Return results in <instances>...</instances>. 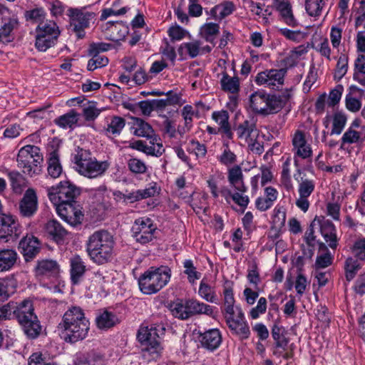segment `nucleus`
I'll return each mask as SVG.
<instances>
[{
	"mask_svg": "<svg viewBox=\"0 0 365 365\" xmlns=\"http://www.w3.org/2000/svg\"><path fill=\"white\" fill-rule=\"evenodd\" d=\"M10 319H15L24 334L34 340L43 334V327L35 313L33 301L26 298L20 302L10 301L7 304Z\"/></svg>",
	"mask_w": 365,
	"mask_h": 365,
	"instance_id": "obj_1",
	"label": "nucleus"
},
{
	"mask_svg": "<svg viewBox=\"0 0 365 365\" xmlns=\"http://www.w3.org/2000/svg\"><path fill=\"white\" fill-rule=\"evenodd\" d=\"M58 328L61 331L65 341L73 344L87 336L90 322L80 307L73 306L63 314Z\"/></svg>",
	"mask_w": 365,
	"mask_h": 365,
	"instance_id": "obj_2",
	"label": "nucleus"
},
{
	"mask_svg": "<svg viewBox=\"0 0 365 365\" xmlns=\"http://www.w3.org/2000/svg\"><path fill=\"white\" fill-rule=\"evenodd\" d=\"M115 240L113 235L106 230L95 231L86 243V250L90 259L98 265L110 262L114 255Z\"/></svg>",
	"mask_w": 365,
	"mask_h": 365,
	"instance_id": "obj_3",
	"label": "nucleus"
},
{
	"mask_svg": "<svg viewBox=\"0 0 365 365\" xmlns=\"http://www.w3.org/2000/svg\"><path fill=\"white\" fill-rule=\"evenodd\" d=\"M165 319L164 316L153 314L150 318V327H142L139 329L137 338L139 342L145 346L142 349L144 356H146V354L152 359L158 356L159 339L165 331Z\"/></svg>",
	"mask_w": 365,
	"mask_h": 365,
	"instance_id": "obj_4",
	"label": "nucleus"
},
{
	"mask_svg": "<svg viewBox=\"0 0 365 365\" xmlns=\"http://www.w3.org/2000/svg\"><path fill=\"white\" fill-rule=\"evenodd\" d=\"M74 169L82 176L93 179L103 176L109 168L108 160L98 161L88 150L78 148L71 159Z\"/></svg>",
	"mask_w": 365,
	"mask_h": 365,
	"instance_id": "obj_5",
	"label": "nucleus"
},
{
	"mask_svg": "<svg viewBox=\"0 0 365 365\" xmlns=\"http://www.w3.org/2000/svg\"><path fill=\"white\" fill-rule=\"evenodd\" d=\"M292 97V93L286 91L281 95H268L264 91H258L250 96V106L259 114L269 115L279 112Z\"/></svg>",
	"mask_w": 365,
	"mask_h": 365,
	"instance_id": "obj_6",
	"label": "nucleus"
},
{
	"mask_svg": "<svg viewBox=\"0 0 365 365\" xmlns=\"http://www.w3.org/2000/svg\"><path fill=\"white\" fill-rule=\"evenodd\" d=\"M170 277L171 270L169 267H150L139 277V288L145 294L157 293L168 283Z\"/></svg>",
	"mask_w": 365,
	"mask_h": 365,
	"instance_id": "obj_7",
	"label": "nucleus"
},
{
	"mask_svg": "<svg viewBox=\"0 0 365 365\" xmlns=\"http://www.w3.org/2000/svg\"><path fill=\"white\" fill-rule=\"evenodd\" d=\"M43 154L38 147L27 145L22 147L17 155V165L22 172L33 177L40 174L42 170Z\"/></svg>",
	"mask_w": 365,
	"mask_h": 365,
	"instance_id": "obj_8",
	"label": "nucleus"
},
{
	"mask_svg": "<svg viewBox=\"0 0 365 365\" xmlns=\"http://www.w3.org/2000/svg\"><path fill=\"white\" fill-rule=\"evenodd\" d=\"M66 14L69 18L71 31L79 39L85 37V29L94 24L97 16V13L91 9V6L71 7L67 10Z\"/></svg>",
	"mask_w": 365,
	"mask_h": 365,
	"instance_id": "obj_9",
	"label": "nucleus"
},
{
	"mask_svg": "<svg viewBox=\"0 0 365 365\" xmlns=\"http://www.w3.org/2000/svg\"><path fill=\"white\" fill-rule=\"evenodd\" d=\"M35 46L39 51H46L53 46L61 34L57 24L52 20L40 22L36 29Z\"/></svg>",
	"mask_w": 365,
	"mask_h": 365,
	"instance_id": "obj_10",
	"label": "nucleus"
},
{
	"mask_svg": "<svg viewBox=\"0 0 365 365\" xmlns=\"http://www.w3.org/2000/svg\"><path fill=\"white\" fill-rule=\"evenodd\" d=\"M47 195L53 205L76 202L81 189L70 181H61L56 186L46 187Z\"/></svg>",
	"mask_w": 365,
	"mask_h": 365,
	"instance_id": "obj_11",
	"label": "nucleus"
},
{
	"mask_svg": "<svg viewBox=\"0 0 365 365\" xmlns=\"http://www.w3.org/2000/svg\"><path fill=\"white\" fill-rule=\"evenodd\" d=\"M225 318L230 329L240 339H247L250 335L249 325L241 307L232 314H225Z\"/></svg>",
	"mask_w": 365,
	"mask_h": 365,
	"instance_id": "obj_12",
	"label": "nucleus"
},
{
	"mask_svg": "<svg viewBox=\"0 0 365 365\" xmlns=\"http://www.w3.org/2000/svg\"><path fill=\"white\" fill-rule=\"evenodd\" d=\"M59 217L73 227L82 223L84 217L82 207L77 202L55 205Z\"/></svg>",
	"mask_w": 365,
	"mask_h": 365,
	"instance_id": "obj_13",
	"label": "nucleus"
},
{
	"mask_svg": "<svg viewBox=\"0 0 365 365\" xmlns=\"http://www.w3.org/2000/svg\"><path fill=\"white\" fill-rule=\"evenodd\" d=\"M155 230V225L148 217L137 219L132 227L133 236L140 244H146L152 241Z\"/></svg>",
	"mask_w": 365,
	"mask_h": 365,
	"instance_id": "obj_14",
	"label": "nucleus"
},
{
	"mask_svg": "<svg viewBox=\"0 0 365 365\" xmlns=\"http://www.w3.org/2000/svg\"><path fill=\"white\" fill-rule=\"evenodd\" d=\"M22 232V227L14 217L9 215L1 214L0 215V239H6L9 241L17 239Z\"/></svg>",
	"mask_w": 365,
	"mask_h": 365,
	"instance_id": "obj_15",
	"label": "nucleus"
},
{
	"mask_svg": "<svg viewBox=\"0 0 365 365\" xmlns=\"http://www.w3.org/2000/svg\"><path fill=\"white\" fill-rule=\"evenodd\" d=\"M286 71L284 69H270L259 73L255 82L258 85H264L269 88L274 89L284 83V77Z\"/></svg>",
	"mask_w": 365,
	"mask_h": 365,
	"instance_id": "obj_16",
	"label": "nucleus"
},
{
	"mask_svg": "<svg viewBox=\"0 0 365 365\" xmlns=\"http://www.w3.org/2000/svg\"><path fill=\"white\" fill-rule=\"evenodd\" d=\"M38 207L36 192L33 188H29L26 190L22 199L19 202V213L24 217L30 218L36 213Z\"/></svg>",
	"mask_w": 365,
	"mask_h": 365,
	"instance_id": "obj_17",
	"label": "nucleus"
},
{
	"mask_svg": "<svg viewBox=\"0 0 365 365\" xmlns=\"http://www.w3.org/2000/svg\"><path fill=\"white\" fill-rule=\"evenodd\" d=\"M19 250L24 257L26 262L35 258L41 250V242L34 235H26L19 242Z\"/></svg>",
	"mask_w": 365,
	"mask_h": 365,
	"instance_id": "obj_18",
	"label": "nucleus"
},
{
	"mask_svg": "<svg viewBox=\"0 0 365 365\" xmlns=\"http://www.w3.org/2000/svg\"><path fill=\"white\" fill-rule=\"evenodd\" d=\"M292 144L294 158L299 157L302 159H307L312 156V148L307 143L303 131L297 130L294 132L292 138Z\"/></svg>",
	"mask_w": 365,
	"mask_h": 365,
	"instance_id": "obj_19",
	"label": "nucleus"
},
{
	"mask_svg": "<svg viewBox=\"0 0 365 365\" xmlns=\"http://www.w3.org/2000/svg\"><path fill=\"white\" fill-rule=\"evenodd\" d=\"M315 183L314 180L302 178L301 182H299L298 192L299 197L296 200V205L304 212H306L309 207V197L314 192Z\"/></svg>",
	"mask_w": 365,
	"mask_h": 365,
	"instance_id": "obj_20",
	"label": "nucleus"
},
{
	"mask_svg": "<svg viewBox=\"0 0 365 365\" xmlns=\"http://www.w3.org/2000/svg\"><path fill=\"white\" fill-rule=\"evenodd\" d=\"M317 223L320 227V232L324 240L331 249H336L338 245V238L334 225L324 217L317 219Z\"/></svg>",
	"mask_w": 365,
	"mask_h": 365,
	"instance_id": "obj_21",
	"label": "nucleus"
},
{
	"mask_svg": "<svg viewBox=\"0 0 365 365\" xmlns=\"http://www.w3.org/2000/svg\"><path fill=\"white\" fill-rule=\"evenodd\" d=\"M236 10L235 4L231 1H223L215 5L210 11H205L206 14L216 21H222L225 17L231 15Z\"/></svg>",
	"mask_w": 365,
	"mask_h": 365,
	"instance_id": "obj_22",
	"label": "nucleus"
},
{
	"mask_svg": "<svg viewBox=\"0 0 365 365\" xmlns=\"http://www.w3.org/2000/svg\"><path fill=\"white\" fill-rule=\"evenodd\" d=\"M274 4L279 12L282 20L287 25L292 27L298 26V21L293 14L292 7L289 0H274Z\"/></svg>",
	"mask_w": 365,
	"mask_h": 365,
	"instance_id": "obj_23",
	"label": "nucleus"
},
{
	"mask_svg": "<svg viewBox=\"0 0 365 365\" xmlns=\"http://www.w3.org/2000/svg\"><path fill=\"white\" fill-rule=\"evenodd\" d=\"M45 230L53 240L57 243H62L68 232L56 220H48L45 225Z\"/></svg>",
	"mask_w": 365,
	"mask_h": 365,
	"instance_id": "obj_24",
	"label": "nucleus"
},
{
	"mask_svg": "<svg viewBox=\"0 0 365 365\" xmlns=\"http://www.w3.org/2000/svg\"><path fill=\"white\" fill-rule=\"evenodd\" d=\"M200 341L203 347L213 351L220 345L222 337L219 330L213 329L201 334Z\"/></svg>",
	"mask_w": 365,
	"mask_h": 365,
	"instance_id": "obj_25",
	"label": "nucleus"
},
{
	"mask_svg": "<svg viewBox=\"0 0 365 365\" xmlns=\"http://www.w3.org/2000/svg\"><path fill=\"white\" fill-rule=\"evenodd\" d=\"M71 279L75 284H78L83 277L86 267L79 255H74L70 259Z\"/></svg>",
	"mask_w": 365,
	"mask_h": 365,
	"instance_id": "obj_26",
	"label": "nucleus"
},
{
	"mask_svg": "<svg viewBox=\"0 0 365 365\" xmlns=\"http://www.w3.org/2000/svg\"><path fill=\"white\" fill-rule=\"evenodd\" d=\"M228 112L224 110L215 111L212 114V118L218 124V131H221L227 138L232 139L233 133L229 123Z\"/></svg>",
	"mask_w": 365,
	"mask_h": 365,
	"instance_id": "obj_27",
	"label": "nucleus"
},
{
	"mask_svg": "<svg viewBox=\"0 0 365 365\" xmlns=\"http://www.w3.org/2000/svg\"><path fill=\"white\" fill-rule=\"evenodd\" d=\"M187 308L190 312V317L199 314H205L210 317L213 315V307L195 299H187Z\"/></svg>",
	"mask_w": 365,
	"mask_h": 365,
	"instance_id": "obj_28",
	"label": "nucleus"
},
{
	"mask_svg": "<svg viewBox=\"0 0 365 365\" xmlns=\"http://www.w3.org/2000/svg\"><path fill=\"white\" fill-rule=\"evenodd\" d=\"M59 265L56 261L43 259L38 261L35 267L37 275L56 276L59 272Z\"/></svg>",
	"mask_w": 365,
	"mask_h": 365,
	"instance_id": "obj_29",
	"label": "nucleus"
},
{
	"mask_svg": "<svg viewBox=\"0 0 365 365\" xmlns=\"http://www.w3.org/2000/svg\"><path fill=\"white\" fill-rule=\"evenodd\" d=\"M224 295V315L225 314H232L237 310L238 306H234L235 300L233 294V283L230 281H226L223 286Z\"/></svg>",
	"mask_w": 365,
	"mask_h": 365,
	"instance_id": "obj_30",
	"label": "nucleus"
},
{
	"mask_svg": "<svg viewBox=\"0 0 365 365\" xmlns=\"http://www.w3.org/2000/svg\"><path fill=\"white\" fill-rule=\"evenodd\" d=\"M17 259L18 254L14 250L4 249L0 250V272L11 269L16 263Z\"/></svg>",
	"mask_w": 365,
	"mask_h": 365,
	"instance_id": "obj_31",
	"label": "nucleus"
},
{
	"mask_svg": "<svg viewBox=\"0 0 365 365\" xmlns=\"http://www.w3.org/2000/svg\"><path fill=\"white\" fill-rule=\"evenodd\" d=\"M242 172L239 166L232 168L228 171V181L230 185L237 190L242 192H246L247 187L242 180Z\"/></svg>",
	"mask_w": 365,
	"mask_h": 365,
	"instance_id": "obj_32",
	"label": "nucleus"
},
{
	"mask_svg": "<svg viewBox=\"0 0 365 365\" xmlns=\"http://www.w3.org/2000/svg\"><path fill=\"white\" fill-rule=\"evenodd\" d=\"M199 296L204 300L210 303H216L217 296L216 294L215 287L210 284L206 279H202L200 281L199 289Z\"/></svg>",
	"mask_w": 365,
	"mask_h": 365,
	"instance_id": "obj_33",
	"label": "nucleus"
},
{
	"mask_svg": "<svg viewBox=\"0 0 365 365\" xmlns=\"http://www.w3.org/2000/svg\"><path fill=\"white\" fill-rule=\"evenodd\" d=\"M125 125V120L120 116H113L107 127L104 129L105 134L109 137H116L119 135Z\"/></svg>",
	"mask_w": 365,
	"mask_h": 365,
	"instance_id": "obj_34",
	"label": "nucleus"
},
{
	"mask_svg": "<svg viewBox=\"0 0 365 365\" xmlns=\"http://www.w3.org/2000/svg\"><path fill=\"white\" fill-rule=\"evenodd\" d=\"M346 279L349 282L351 281L356 275L358 272L361 269V264L359 259L354 257H349L346 259L344 264Z\"/></svg>",
	"mask_w": 365,
	"mask_h": 365,
	"instance_id": "obj_35",
	"label": "nucleus"
},
{
	"mask_svg": "<svg viewBox=\"0 0 365 365\" xmlns=\"http://www.w3.org/2000/svg\"><path fill=\"white\" fill-rule=\"evenodd\" d=\"M96 321L99 329H109L119 322L117 316L108 311H104L98 316Z\"/></svg>",
	"mask_w": 365,
	"mask_h": 365,
	"instance_id": "obj_36",
	"label": "nucleus"
},
{
	"mask_svg": "<svg viewBox=\"0 0 365 365\" xmlns=\"http://www.w3.org/2000/svg\"><path fill=\"white\" fill-rule=\"evenodd\" d=\"M353 78L362 86H365V55H358L354 62Z\"/></svg>",
	"mask_w": 365,
	"mask_h": 365,
	"instance_id": "obj_37",
	"label": "nucleus"
},
{
	"mask_svg": "<svg viewBox=\"0 0 365 365\" xmlns=\"http://www.w3.org/2000/svg\"><path fill=\"white\" fill-rule=\"evenodd\" d=\"M220 85L223 91L231 93H236L240 90L239 78L237 76L231 77L225 72L222 73Z\"/></svg>",
	"mask_w": 365,
	"mask_h": 365,
	"instance_id": "obj_38",
	"label": "nucleus"
},
{
	"mask_svg": "<svg viewBox=\"0 0 365 365\" xmlns=\"http://www.w3.org/2000/svg\"><path fill=\"white\" fill-rule=\"evenodd\" d=\"M19 25L18 18H11L8 20L1 21L0 27V41L2 42L9 41L10 34L12 31Z\"/></svg>",
	"mask_w": 365,
	"mask_h": 365,
	"instance_id": "obj_39",
	"label": "nucleus"
},
{
	"mask_svg": "<svg viewBox=\"0 0 365 365\" xmlns=\"http://www.w3.org/2000/svg\"><path fill=\"white\" fill-rule=\"evenodd\" d=\"M47 170L48 175L52 178H57L62 173V167L56 152H52L50 153V157L48 160Z\"/></svg>",
	"mask_w": 365,
	"mask_h": 365,
	"instance_id": "obj_40",
	"label": "nucleus"
},
{
	"mask_svg": "<svg viewBox=\"0 0 365 365\" xmlns=\"http://www.w3.org/2000/svg\"><path fill=\"white\" fill-rule=\"evenodd\" d=\"M133 128L134 135L138 137L151 138L154 133V130L152 126L140 118H137L135 120Z\"/></svg>",
	"mask_w": 365,
	"mask_h": 365,
	"instance_id": "obj_41",
	"label": "nucleus"
},
{
	"mask_svg": "<svg viewBox=\"0 0 365 365\" xmlns=\"http://www.w3.org/2000/svg\"><path fill=\"white\" fill-rule=\"evenodd\" d=\"M320 250H325L324 253L320 254L317 257L315 267L317 269H324L330 266L333 262L334 257L325 245L322 242L319 244Z\"/></svg>",
	"mask_w": 365,
	"mask_h": 365,
	"instance_id": "obj_42",
	"label": "nucleus"
},
{
	"mask_svg": "<svg viewBox=\"0 0 365 365\" xmlns=\"http://www.w3.org/2000/svg\"><path fill=\"white\" fill-rule=\"evenodd\" d=\"M55 123L62 128H71L78 122V114L74 110L61 115L54 120Z\"/></svg>",
	"mask_w": 365,
	"mask_h": 365,
	"instance_id": "obj_43",
	"label": "nucleus"
},
{
	"mask_svg": "<svg viewBox=\"0 0 365 365\" xmlns=\"http://www.w3.org/2000/svg\"><path fill=\"white\" fill-rule=\"evenodd\" d=\"M220 26L217 24L207 23L200 29V35L206 41L212 43L219 33Z\"/></svg>",
	"mask_w": 365,
	"mask_h": 365,
	"instance_id": "obj_44",
	"label": "nucleus"
},
{
	"mask_svg": "<svg viewBox=\"0 0 365 365\" xmlns=\"http://www.w3.org/2000/svg\"><path fill=\"white\" fill-rule=\"evenodd\" d=\"M172 314L180 319H187L190 317V312L187 308V299L185 302L173 303L170 305Z\"/></svg>",
	"mask_w": 365,
	"mask_h": 365,
	"instance_id": "obj_45",
	"label": "nucleus"
},
{
	"mask_svg": "<svg viewBox=\"0 0 365 365\" xmlns=\"http://www.w3.org/2000/svg\"><path fill=\"white\" fill-rule=\"evenodd\" d=\"M255 129V123L251 120H245L240 123L236 128L238 138L246 140L252 138V134Z\"/></svg>",
	"mask_w": 365,
	"mask_h": 365,
	"instance_id": "obj_46",
	"label": "nucleus"
},
{
	"mask_svg": "<svg viewBox=\"0 0 365 365\" xmlns=\"http://www.w3.org/2000/svg\"><path fill=\"white\" fill-rule=\"evenodd\" d=\"M167 98L165 99H155L154 103L157 110H163L168 106H174L179 104L180 97L176 94L173 93L172 91L166 93Z\"/></svg>",
	"mask_w": 365,
	"mask_h": 365,
	"instance_id": "obj_47",
	"label": "nucleus"
},
{
	"mask_svg": "<svg viewBox=\"0 0 365 365\" xmlns=\"http://www.w3.org/2000/svg\"><path fill=\"white\" fill-rule=\"evenodd\" d=\"M183 50H185L186 53L191 58H194L201 54V42L200 41L195 40L183 43L179 48V52H182Z\"/></svg>",
	"mask_w": 365,
	"mask_h": 365,
	"instance_id": "obj_48",
	"label": "nucleus"
},
{
	"mask_svg": "<svg viewBox=\"0 0 365 365\" xmlns=\"http://www.w3.org/2000/svg\"><path fill=\"white\" fill-rule=\"evenodd\" d=\"M120 4V1L118 0L113 2L112 6L110 8L105 9L102 11V14L101 16V20L103 21L108 19L111 16H120L125 14L128 8L126 6L121 7L118 9V6Z\"/></svg>",
	"mask_w": 365,
	"mask_h": 365,
	"instance_id": "obj_49",
	"label": "nucleus"
},
{
	"mask_svg": "<svg viewBox=\"0 0 365 365\" xmlns=\"http://www.w3.org/2000/svg\"><path fill=\"white\" fill-rule=\"evenodd\" d=\"M183 267L185 269L184 273L187 275V280L190 283L193 284L201 277V273L197 271L191 259L185 260Z\"/></svg>",
	"mask_w": 365,
	"mask_h": 365,
	"instance_id": "obj_50",
	"label": "nucleus"
},
{
	"mask_svg": "<svg viewBox=\"0 0 365 365\" xmlns=\"http://www.w3.org/2000/svg\"><path fill=\"white\" fill-rule=\"evenodd\" d=\"M324 6L323 0H306L305 1V9L311 16H320Z\"/></svg>",
	"mask_w": 365,
	"mask_h": 365,
	"instance_id": "obj_51",
	"label": "nucleus"
},
{
	"mask_svg": "<svg viewBox=\"0 0 365 365\" xmlns=\"http://www.w3.org/2000/svg\"><path fill=\"white\" fill-rule=\"evenodd\" d=\"M346 116L341 113L337 112L333 117V125L331 130V135H339L341 133L346 123Z\"/></svg>",
	"mask_w": 365,
	"mask_h": 365,
	"instance_id": "obj_52",
	"label": "nucleus"
},
{
	"mask_svg": "<svg viewBox=\"0 0 365 365\" xmlns=\"http://www.w3.org/2000/svg\"><path fill=\"white\" fill-rule=\"evenodd\" d=\"M92 58L88 61L87 68L88 71H94L98 68L106 66L108 63V59L105 56L98 53H89Z\"/></svg>",
	"mask_w": 365,
	"mask_h": 365,
	"instance_id": "obj_53",
	"label": "nucleus"
},
{
	"mask_svg": "<svg viewBox=\"0 0 365 365\" xmlns=\"http://www.w3.org/2000/svg\"><path fill=\"white\" fill-rule=\"evenodd\" d=\"M362 141L361 133L352 128H349L341 138L342 145L358 143Z\"/></svg>",
	"mask_w": 365,
	"mask_h": 365,
	"instance_id": "obj_54",
	"label": "nucleus"
},
{
	"mask_svg": "<svg viewBox=\"0 0 365 365\" xmlns=\"http://www.w3.org/2000/svg\"><path fill=\"white\" fill-rule=\"evenodd\" d=\"M348 70V57L345 54H341L338 58L336 68L334 73V78L341 80Z\"/></svg>",
	"mask_w": 365,
	"mask_h": 365,
	"instance_id": "obj_55",
	"label": "nucleus"
},
{
	"mask_svg": "<svg viewBox=\"0 0 365 365\" xmlns=\"http://www.w3.org/2000/svg\"><path fill=\"white\" fill-rule=\"evenodd\" d=\"M128 168L132 173L135 175L143 174L147 170L145 163L135 158H131L128 160Z\"/></svg>",
	"mask_w": 365,
	"mask_h": 365,
	"instance_id": "obj_56",
	"label": "nucleus"
},
{
	"mask_svg": "<svg viewBox=\"0 0 365 365\" xmlns=\"http://www.w3.org/2000/svg\"><path fill=\"white\" fill-rule=\"evenodd\" d=\"M8 176L14 191L15 192H21L22 185L24 183V178L22 175L17 171H10L8 173Z\"/></svg>",
	"mask_w": 365,
	"mask_h": 365,
	"instance_id": "obj_57",
	"label": "nucleus"
},
{
	"mask_svg": "<svg viewBox=\"0 0 365 365\" xmlns=\"http://www.w3.org/2000/svg\"><path fill=\"white\" fill-rule=\"evenodd\" d=\"M279 32L287 39L293 42L299 43L304 38L303 32L299 30L292 31L287 28H282L279 29Z\"/></svg>",
	"mask_w": 365,
	"mask_h": 365,
	"instance_id": "obj_58",
	"label": "nucleus"
},
{
	"mask_svg": "<svg viewBox=\"0 0 365 365\" xmlns=\"http://www.w3.org/2000/svg\"><path fill=\"white\" fill-rule=\"evenodd\" d=\"M26 20H31L36 23L45 22V12L43 9L36 8L25 13Z\"/></svg>",
	"mask_w": 365,
	"mask_h": 365,
	"instance_id": "obj_59",
	"label": "nucleus"
},
{
	"mask_svg": "<svg viewBox=\"0 0 365 365\" xmlns=\"http://www.w3.org/2000/svg\"><path fill=\"white\" fill-rule=\"evenodd\" d=\"M354 257L360 261H365V238L356 240L352 247Z\"/></svg>",
	"mask_w": 365,
	"mask_h": 365,
	"instance_id": "obj_60",
	"label": "nucleus"
},
{
	"mask_svg": "<svg viewBox=\"0 0 365 365\" xmlns=\"http://www.w3.org/2000/svg\"><path fill=\"white\" fill-rule=\"evenodd\" d=\"M267 309V299L264 297H260L257 302L256 307H253L250 312V315L252 319H257L260 314H264Z\"/></svg>",
	"mask_w": 365,
	"mask_h": 365,
	"instance_id": "obj_61",
	"label": "nucleus"
},
{
	"mask_svg": "<svg viewBox=\"0 0 365 365\" xmlns=\"http://www.w3.org/2000/svg\"><path fill=\"white\" fill-rule=\"evenodd\" d=\"M217 158L225 165H232L237 161L236 155L229 148H225L222 153Z\"/></svg>",
	"mask_w": 365,
	"mask_h": 365,
	"instance_id": "obj_62",
	"label": "nucleus"
},
{
	"mask_svg": "<svg viewBox=\"0 0 365 365\" xmlns=\"http://www.w3.org/2000/svg\"><path fill=\"white\" fill-rule=\"evenodd\" d=\"M77 365H104L102 356L91 354L87 358L79 359Z\"/></svg>",
	"mask_w": 365,
	"mask_h": 365,
	"instance_id": "obj_63",
	"label": "nucleus"
},
{
	"mask_svg": "<svg viewBox=\"0 0 365 365\" xmlns=\"http://www.w3.org/2000/svg\"><path fill=\"white\" fill-rule=\"evenodd\" d=\"M286 213L280 209H274L272 217V223L276 228H281L285 224Z\"/></svg>",
	"mask_w": 365,
	"mask_h": 365,
	"instance_id": "obj_64",
	"label": "nucleus"
}]
</instances>
